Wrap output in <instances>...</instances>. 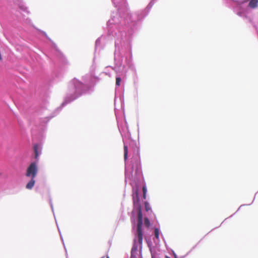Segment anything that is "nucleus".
I'll return each mask as SVG.
<instances>
[{"mask_svg":"<svg viewBox=\"0 0 258 258\" xmlns=\"http://www.w3.org/2000/svg\"><path fill=\"white\" fill-rule=\"evenodd\" d=\"M106 258H109V257L107 256L106 257Z\"/></svg>","mask_w":258,"mask_h":258,"instance_id":"12","label":"nucleus"},{"mask_svg":"<svg viewBox=\"0 0 258 258\" xmlns=\"http://www.w3.org/2000/svg\"><path fill=\"white\" fill-rule=\"evenodd\" d=\"M257 5L258 0H250L248 4V6L252 9L256 8L257 7Z\"/></svg>","mask_w":258,"mask_h":258,"instance_id":"4","label":"nucleus"},{"mask_svg":"<svg viewBox=\"0 0 258 258\" xmlns=\"http://www.w3.org/2000/svg\"><path fill=\"white\" fill-rule=\"evenodd\" d=\"M145 207L147 211H148L150 210L149 204L147 202L145 203Z\"/></svg>","mask_w":258,"mask_h":258,"instance_id":"11","label":"nucleus"},{"mask_svg":"<svg viewBox=\"0 0 258 258\" xmlns=\"http://www.w3.org/2000/svg\"><path fill=\"white\" fill-rule=\"evenodd\" d=\"M34 151L35 153V158L37 159L41 152V148L38 144H35L34 146Z\"/></svg>","mask_w":258,"mask_h":258,"instance_id":"3","label":"nucleus"},{"mask_svg":"<svg viewBox=\"0 0 258 258\" xmlns=\"http://www.w3.org/2000/svg\"><path fill=\"white\" fill-rule=\"evenodd\" d=\"M144 224L147 227H149L150 226V222L148 218H144Z\"/></svg>","mask_w":258,"mask_h":258,"instance_id":"7","label":"nucleus"},{"mask_svg":"<svg viewBox=\"0 0 258 258\" xmlns=\"http://www.w3.org/2000/svg\"><path fill=\"white\" fill-rule=\"evenodd\" d=\"M121 79L119 77L116 78V85L117 86H119L120 85Z\"/></svg>","mask_w":258,"mask_h":258,"instance_id":"10","label":"nucleus"},{"mask_svg":"<svg viewBox=\"0 0 258 258\" xmlns=\"http://www.w3.org/2000/svg\"><path fill=\"white\" fill-rule=\"evenodd\" d=\"M123 150H124V160H126L127 158V153H128V147L126 145H124Z\"/></svg>","mask_w":258,"mask_h":258,"instance_id":"6","label":"nucleus"},{"mask_svg":"<svg viewBox=\"0 0 258 258\" xmlns=\"http://www.w3.org/2000/svg\"><path fill=\"white\" fill-rule=\"evenodd\" d=\"M37 172V168L36 164L33 162L28 167L26 175L27 176H32L34 177L36 175Z\"/></svg>","mask_w":258,"mask_h":258,"instance_id":"2","label":"nucleus"},{"mask_svg":"<svg viewBox=\"0 0 258 258\" xmlns=\"http://www.w3.org/2000/svg\"><path fill=\"white\" fill-rule=\"evenodd\" d=\"M155 236L157 239H159V232L157 228H155L154 230Z\"/></svg>","mask_w":258,"mask_h":258,"instance_id":"9","label":"nucleus"},{"mask_svg":"<svg viewBox=\"0 0 258 258\" xmlns=\"http://www.w3.org/2000/svg\"><path fill=\"white\" fill-rule=\"evenodd\" d=\"M140 200L139 197L138 191L137 190L133 196V203L135 206L137 207L138 209V223H137V231L134 241H137L140 244L143 243V231L142 226L143 224V215L142 213V207L139 203Z\"/></svg>","mask_w":258,"mask_h":258,"instance_id":"1","label":"nucleus"},{"mask_svg":"<svg viewBox=\"0 0 258 258\" xmlns=\"http://www.w3.org/2000/svg\"><path fill=\"white\" fill-rule=\"evenodd\" d=\"M35 180H33V178H32L31 180L27 184L26 187L27 189H31L34 185Z\"/></svg>","mask_w":258,"mask_h":258,"instance_id":"5","label":"nucleus"},{"mask_svg":"<svg viewBox=\"0 0 258 258\" xmlns=\"http://www.w3.org/2000/svg\"><path fill=\"white\" fill-rule=\"evenodd\" d=\"M143 198L144 199H146V192H147V188L146 186L145 185L143 186Z\"/></svg>","mask_w":258,"mask_h":258,"instance_id":"8","label":"nucleus"}]
</instances>
